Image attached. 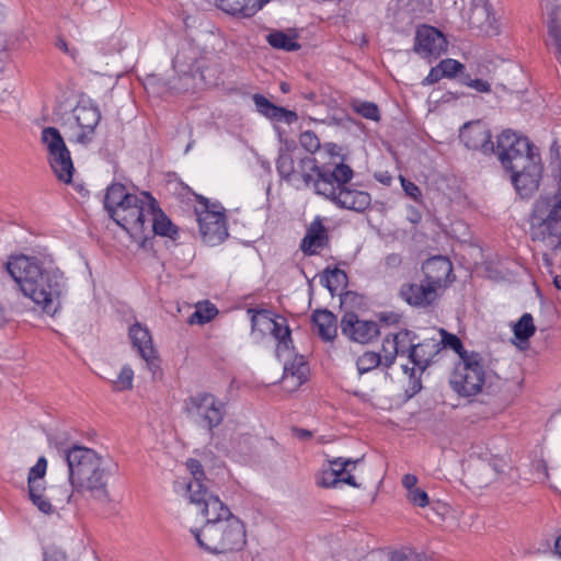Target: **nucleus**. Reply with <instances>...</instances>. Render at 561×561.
<instances>
[{
  "instance_id": "4",
  "label": "nucleus",
  "mask_w": 561,
  "mask_h": 561,
  "mask_svg": "<svg viewBox=\"0 0 561 561\" xmlns=\"http://www.w3.org/2000/svg\"><path fill=\"white\" fill-rule=\"evenodd\" d=\"M68 466V480L72 492L62 491L58 501L69 503L75 493L88 494L94 501L106 504L110 502L107 481L110 471L102 456L94 449L81 445H72L64 450Z\"/></svg>"
},
{
  "instance_id": "28",
  "label": "nucleus",
  "mask_w": 561,
  "mask_h": 561,
  "mask_svg": "<svg viewBox=\"0 0 561 561\" xmlns=\"http://www.w3.org/2000/svg\"><path fill=\"white\" fill-rule=\"evenodd\" d=\"M362 459H350V458H335L330 461V465H341L340 469L336 468H329L327 470H323L320 478L318 479V485L322 488H335L337 484L341 483V476L345 474L347 472V467H351L354 469L356 465Z\"/></svg>"
},
{
  "instance_id": "34",
  "label": "nucleus",
  "mask_w": 561,
  "mask_h": 561,
  "mask_svg": "<svg viewBox=\"0 0 561 561\" xmlns=\"http://www.w3.org/2000/svg\"><path fill=\"white\" fill-rule=\"evenodd\" d=\"M548 35L554 46L556 54L561 58V14L560 9L554 7L548 19Z\"/></svg>"
},
{
  "instance_id": "52",
  "label": "nucleus",
  "mask_w": 561,
  "mask_h": 561,
  "mask_svg": "<svg viewBox=\"0 0 561 561\" xmlns=\"http://www.w3.org/2000/svg\"><path fill=\"white\" fill-rule=\"evenodd\" d=\"M32 501V503L44 514H51L54 513V507L50 503V501L46 497H44V495H34L33 494V497L30 499Z\"/></svg>"
},
{
  "instance_id": "6",
  "label": "nucleus",
  "mask_w": 561,
  "mask_h": 561,
  "mask_svg": "<svg viewBox=\"0 0 561 561\" xmlns=\"http://www.w3.org/2000/svg\"><path fill=\"white\" fill-rule=\"evenodd\" d=\"M157 207L156 198L148 192L135 195V201L113 210L110 216L119 227L126 230L134 241L144 249L148 248L149 237L146 234V222L149 213Z\"/></svg>"
},
{
  "instance_id": "63",
  "label": "nucleus",
  "mask_w": 561,
  "mask_h": 561,
  "mask_svg": "<svg viewBox=\"0 0 561 561\" xmlns=\"http://www.w3.org/2000/svg\"><path fill=\"white\" fill-rule=\"evenodd\" d=\"M391 561H411V558L409 554H407L403 551H394L391 554Z\"/></svg>"
},
{
  "instance_id": "59",
  "label": "nucleus",
  "mask_w": 561,
  "mask_h": 561,
  "mask_svg": "<svg viewBox=\"0 0 561 561\" xmlns=\"http://www.w3.org/2000/svg\"><path fill=\"white\" fill-rule=\"evenodd\" d=\"M417 478L414 474L407 473L402 477V485L408 490V492L416 489Z\"/></svg>"
},
{
  "instance_id": "17",
  "label": "nucleus",
  "mask_w": 561,
  "mask_h": 561,
  "mask_svg": "<svg viewBox=\"0 0 561 561\" xmlns=\"http://www.w3.org/2000/svg\"><path fill=\"white\" fill-rule=\"evenodd\" d=\"M72 112L80 128V133L76 136V141L87 145L92 140L95 127L100 123L101 112L98 105L84 101L79 102Z\"/></svg>"
},
{
  "instance_id": "64",
  "label": "nucleus",
  "mask_w": 561,
  "mask_h": 561,
  "mask_svg": "<svg viewBox=\"0 0 561 561\" xmlns=\"http://www.w3.org/2000/svg\"><path fill=\"white\" fill-rule=\"evenodd\" d=\"M422 389V383L420 378H414L411 380V387H410V397L416 394Z\"/></svg>"
},
{
  "instance_id": "54",
  "label": "nucleus",
  "mask_w": 561,
  "mask_h": 561,
  "mask_svg": "<svg viewBox=\"0 0 561 561\" xmlns=\"http://www.w3.org/2000/svg\"><path fill=\"white\" fill-rule=\"evenodd\" d=\"M55 46L64 51L65 54L69 55L72 59H76L77 50L75 48H70L66 39L62 35H58L55 42Z\"/></svg>"
},
{
  "instance_id": "60",
  "label": "nucleus",
  "mask_w": 561,
  "mask_h": 561,
  "mask_svg": "<svg viewBox=\"0 0 561 561\" xmlns=\"http://www.w3.org/2000/svg\"><path fill=\"white\" fill-rule=\"evenodd\" d=\"M398 355H399L398 348H391V353L383 354V356H381L380 365H383L386 368L391 367L394 364V360Z\"/></svg>"
},
{
  "instance_id": "9",
  "label": "nucleus",
  "mask_w": 561,
  "mask_h": 561,
  "mask_svg": "<svg viewBox=\"0 0 561 561\" xmlns=\"http://www.w3.org/2000/svg\"><path fill=\"white\" fill-rule=\"evenodd\" d=\"M42 142L47 149L48 162L56 178L60 182L69 184L75 167L60 131L56 127H45L42 130Z\"/></svg>"
},
{
  "instance_id": "8",
  "label": "nucleus",
  "mask_w": 561,
  "mask_h": 561,
  "mask_svg": "<svg viewBox=\"0 0 561 561\" xmlns=\"http://www.w3.org/2000/svg\"><path fill=\"white\" fill-rule=\"evenodd\" d=\"M184 412L198 426L206 428L213 436L226 415L225 403L209 392H198L184 401Z\"/></svg>"
},
{
  "instance_id": "41",
  "label": "nucleus",
  "mask_w": 561,
  "mask_h": 561,
  "mask_svg": "<svg viewBox=\"0 0 561 561\" xmlns=\"http://www.w3.org/2000/svg\"><path fill=\"white\" fill-rule=\"evenodd\" d=\"M381 364V355L376 352H365L356 360L359 375L366 374Z\"/></svg>"
},
{
  "instance_id": "49",
  "label": "nucleus",
  "mask_w": 561,
  "mask_h": 561,
  "mask_svg": "<svg viewBox=\"0 0 561 561\" xmlns=\"http://www.w3.org/2000/svg\"><path fill=\"white\" fill-rule=\"evenodd\" d=\"M400 180L404 193L415 202L420 203L422 199V192L420 187L415 183L404 179L403 176H400Z\"/></svg>"
},
{
  "instance_id": "16",
  "label": "nucleus",
  "mask_w": 561,
  "mask_h": 561,
  "mask_svg": "<svg viewBox=\"0 0 561 561\" xmlns=\"http://www.w3.org/2000/svg\"><path fill=\"white\" fill-rule=\"evenodd\" d=\"M128 336L133 347L137 350L139 356L146 362L148 369L152 373V376L156 377L157 373H160V359L152 345V337L148 328L136 322L130 325Z\"/></svg>"
},
{
  "instance_id": "46",
  "label": "nucleus",
  "mask_w": 561,
  "mask_h": 561,
  "mask_svg": "<svg viewBox=\"0 0 561 561\" xmlns=\"http://www.w3.org/2000/svg\"><path fill=\"white\" fill-rule=\"evenodd\" d=\"M460 84L471 88L479 93H490L492 91L491 83L489 81L483 79H472L467 72L465 76H461Z\"/></svg>"
},
{
  "instance_id": "61",
  "label": "nucleus",
  "mask_w": 561,
  "mask_h": 561,
  "mask_svg": "<svg viewBox=\"0 0 561 561\" xmlns=\"http://www.w3.org/2000/svg\"><path fill=\"white\" fill-rule=\"evenodd\" d=\"M293 432H294L295 436L301 440H307L312 437V433L305 428L293 427Z\"/></svg>"
},
{
  "instance_id": "45",
  "label": "nucleus",
  "mask_w": 561,
  "mask_h": 561,
  "mask_svg": "<svg viewBox=\"0 0 561 561\" xmlns=\"http://www.w3.org/2000/svg\"><path fill=\"white\" fill-rule=\"evenodd\" d=\"M354 110L357 114L364 118L378 122L380 119V111L378 106L373 102H360L354 105Z\"/></svg>"
},
{
  "instance_id": "24",
  "label": "nucleus",
  "mask_w": 561,
  "mask_h": 561,
  "mask_svg": "<svg viewBox=\"0 0 561 561\" xmlns=\"http://www.w3.org/2000/svg\"><path fill=\"white\" fill-rule=\"evenodd\" d=\"M329 242L327 228L323 226L320 217H317L309 226L304 237L300 249L307 255L317 254V249L324 248Z\"/></svg>"
},
{
  "instance_id": "35",
  "label": "nucleus",
  "mask_w": 561,
  "mask_h": 561,
  "mask_svg": "<svg viewBox=\"0 0 561 561\" xmlns=\"http://www.w3.org/2000/svg\"><path fill=\"white\" fill-rule=\"evenodd\" d=\"M267 43L276 49L285 51H296L300 44L296 41V35H288L283 31H274L267 35Z\"/></svg>"
},
{
  "instance_id": "39",
  "label": "nucleus",
  "mask_w": 561,
  "mask_h": 561,
  "mask_svg": "<svg viewBox=\"0 0 561 561\" xmlns=\"http://www.w3.org/2000/svg\"><path fill=\"white\" fill-rule=\"evenodd\" d=\"M438 68L442 70L444 78L454 79L458 78L460 82L461 76L466 75V67L463 64L456 59L446 58L438 62Z\"/></svg>"
},
{
  "instance_id": "21",
  "label": "nucleus",
  "mask_w": 561,
  "mask_h": 561,
  "mask_svg": "<svg viewBox=\"0 0 561 561\" xmlns=\"http://www.w3.org/2000/svg\"><path fill=\"white\" fill-rule=\"evenodd\" d=\"M399 296L412 307L426 308L436 300L437 293L425 283H408L402 284Z\"/></svg>"
},
{
  "instance_id": "18",
  "label": "nucleus",
  "mask_w": 561,
  "mask_h": 561,
  "mask_svg": "<svg viewBox=\"0 0 561 561\" xmlns=\"http://www.w3.org/2000/svg\"><path fill=\"white\" fill-rule=\"evenodd\" d=\"M186 466L193 476V480L187 484L190 501L197 506H202L206 502H210V499H219L218 495L209 490V480L206 479L201 461L191 458L187 460Z\"/></svg>"
},
{
  "instance_id": "38",
  "label": "nucleus",
  "mask_w": 561,
  "mask_h": 561,
  "mask_svg": "<svg viewBox=\"0 0 561 561\" xmlns=\"http://www.w3.org/2000/svg\"><path fill=\"white\" fill-rule=\"evenodd\" d=\"M513 331L519 342H528L536 331L533 316L530 313H524L514 324Z\"/></svg>"
},
{
  "instance_id": "32",
  "label": "nucleus",
  "mask_w": 561,
  "mask_h": 561,
  "mask_svg": "<svg viewBox=\"0 0 561 561\" xmlns=\"http://www.w3.org/2000/svg\"><path fill=\"white\" fill-rule=\"evenodd\" d=\"M309 368L302 356H296L293 363L284 366V382L289 378L295 379L293 388L301 386L308 379Z\"/></svg>"
},
{
  "instance_id": "26",
  "label": "nucleus",
  "mask_w": 561,
  "mask_h": 561,
  "mask_svg": "<svg viewBox=\"0 0 561 561\" xmlns=\"http://www.w3.org/2000/svg\"><path fill=\"white\" fill-rule=\"evenodd\" d=\"M440 350L442 347L437 340L426 339L413 345L410 354V362L414 366L419 367L421 371H424Z\"/></svg>"
},
{
  "instance_id": "36",
  "label": "nucleus",
  "mask_w": 561,
  "mask_h": 561,
  "mask_svg": "<svg viewBox=\"0 0 561 561\" xmlns=\"http://www.w3.org/2000/svg\"><path fill=\"white\" fill-rule=\"evenodd\" d=\"M390 339L391 348H398L399 355L407 354L410 358L412 347L415 344L414 340L416 339V334L413 331L404 329L396 334L390 335Z\"/></svg>"
},
{
  "instance_id": "57",
  "label": "nucleus",
  "mask_w": 561,
  "mask_h": 561,
  "mask_svg": "<svg viewBox=\"0 0 561 561\" xmlns=\"http://www.w3.org/2000/svg\"><path fill=\"white\" fill-rule=\"evenodd\" d=\"M402 263V257L400 254H397V253H391L389 255L386 256L385 259V266L387 268H398Z\"/></svg>"
},
{
  "instance_id": "5",
  "label": "nucleus",
  "mask_w": 561,
  "mask_h": 561,
  "mask_svg": "<svg viewBox=\"0 0 561 561\" xmlns=\"http://www.w3.org/2000/svg\"><path fill=\"white\" fill-rule=\"evenodd\" d=\"M551 151L558 156L554 175L558 190L553 194H540L534 202L529 215V234L534 242L557 251L561 247V157L557 141L551 146Z\"/></svg>"
},
{
  "instance_id": "51",
  "label": "nucleus",
  "mask_w": 561,
  "mask_h": 561,
  "mask_svg": "<svg viewBox=\"0 0 561 561\" xmlns=\"http://www.w3.org/2000/svg\"><path fill=\"white\" fill-rule=\"evenodd\" d=\"M480 18L489 19V11L485 5L482 7H474L471 10V15L469 16V23L472 26H481L482 22L480 21Z\"/></svg>"
},
{
  "instance_id": "13",
  "label": "nucleus",
  "mask_w": 561,
  "mask_h": 561,
  "mask_svg": "<svg viewBox=\"0 0 561 561\" xmlns=\"http://www.w3.org/2000/svg\"><path fill=\"white\" fill-rule=\"evenodd\" d=\"M341 332L348 340L368 344L380 335L379 324L374 320H364L354 311L345 312L340 321Z\"/></svg>"
},
{
  "instance_id": "23",
  "label": "nucleus",
  "mask_w": 561,
  "mask_h": 561,
  "mask_svg": "<svg viewBox=\"0 0 561 561\" xmlns=\"http://www.w3.org/2000/svg\"><path fill=\"white\" fill-rule=\"evenodd\" d=\"M253 102L256 111L273 122H284L291 125L298 121V114L295 111L278 106L262 94H254Z\"/></svg>"
},
{
  "instance_id": "7",
  "label": "nucleus",
  "mask_w": 561,
  "mask_h": 561,
  "mask_svg": "<svg viewBox=\"0 0 561 561\" xmlns=\"http://www.w3.org/2000/svg\"><path fill=\"white\" fill-rule=\"evenodd\" d=\"M485 370L482 356L477 352L465 355L450 376L449 383L455 392L462 397H472L482 389Z\"/></svg>"
},
{
  "instance_id": "53",
  "label": "nucleus",
  "mask_w": 561,
  "mask_h": 561,
  "mask_svg": "<svg viewBox=\"0 0 561 561\" xmlns=\"http://www.w3.org/2000/svg\"><path fill=\"white\" fill-rule=\"evenodd\" d=\"M444 76L442 75L440 68H438V65L433 67L430 70V73L426 78L423 79L422 84L423 85H432L437 83L440 79H443Z\"/></svg>"
},
{
  "instance_id": "47",
  "label": "nucleus",
  "mask_w": 561,
  "mask_h": 561,
  "mask_svg": "<svg viewBox=\"0 0 561 561\" xmlns=\"http://www.w3.org/2000/svg\"><path fill=\"white\" fill-rule=\"evenodd\" d=\"M322 153L325 156V162H335L343 161L345 163V156L342 153V148L334 142H325L322 146Z\"/></svg>"
},
{
  "instance_id": "19",
  "label": "nucleus",
  "mask_w": 561,
  "mask_h": 561,
  "mask_svg": "<svg viewBox=\"0 0 561 561\" xmlns=\"http://www.w3.org/2000/svg\"><path fill=\"white\" fill-rule=\"evenodd\" d=\"M424 283L437 290L450 282L453 264L446 256L437 255L428 259L422 265Z\"/></svg>"
},
{
  "instance_id": "12",
  "label": "nucleus",
  "mask_w": 561,
  "mask_h": 561,
  "mask_svg": "<svg viewBox=\"0 0 561 561\" xmlns=\"http://www.w3.org/2000/svg\"><path fill=\"white\" fill-rule=\"evenodd\" d=\"M213 206L214 209L202 211L196 209L202 239L211 247L221 243L228 237L225 209L220 205Z\"/></svg>"
},
{
  "instance_id": "31",
  "label": "nucleus",
  "mask_w": 561,
  "mask_h": 561,
  "mask_svg": "<svg viewBox=\"0 0 561 561\" xmlns=\"http://www.w3.org/2000/svg\"><path fill=\"white\" fill-rule=\"evenodd\" d=\"M270 334L277 341L276 354L278 357H280L283 352H289L294 348L291 331L286 318L276 316Z\"/></svg>"
},
{
  "instance_id": "20",
  "label": "nucleus",
  "mask_w": 561,
  "mask_h": 561,
  "mask_svg": "<svg viewBox=\"0 0 561 561\" xmlns=\"http://www.w3.org/2000/svg\"><path fill=\"white\" fill-rule=\"evenodd\" d=\"M146 228V234L149 237L148 248L152 247L154 236L168 237L171 240L179 238V228L161 210L158 203L154 210L148 215Z\"/></svg>"
},
{
  "instance_id": "43",
  "label": "nucleus",
  "mask_w": 561,
  "mask_h": 561,
  "mask_svg": "<svg viewBox=\"0 0 561 561\" xmlns=\"http://www.w3.org/2000/svg\"><path fill=\"white\" fill-rule=\"evenodd\" d=\"M280 142L283 144L279 148L278 157L276 160V165H279L283 158H294L304 156L305 153L301 152V150L298 148L296 141L294 139H283L280 137Z\"/></svg>"
},
{
  "instance_id": "27",
  "label": "nucleus",
  "mask_w": 561,
  "mask_h": 561,
  "mask_svg": "<svg viewBox=\"0 0 561 561\" xmlns=\"http://www.w3.org/2000/svg\"><path fill=\"white\" fill-rule=\"evenodd\" d=\"M270 0H215L218 8L231 15L253 16Z\"/></svg>"
},
{
  "instance_id": "56",
  "label": "nucleus",
  "mask_w": 561,
  "mask_h": 561,
  "mask_svg": "<svg viewBox=\"0 0 561 561\" xmlns=\"http://www.w3.org/2000/svg\"><path fill=\"white\" fill-rule=\"evenodd\" d=\"M378 318L380 322L392 325L400 322L401 316L396 312H380Z\"/></svg>"
},
{
  "instance_id": "37",
  "label": "nucleus",
  "mask_w": 561,
  "mask_h": 561,
  "mask_svg": "<svg viewBox=\"0 0 561 561\" xmlns=\"http://www.w3.org/2000/svg\"><path fill=\"white\" fill-rule=\"evenodd\" d=\"M218 314L217 307L208 300L196 305L195 311L188 317V324H205Z\"/></svg>"
},
{
  "instance_id": "42",
  "label": "nucleus",
  "mask_w": 561,
  "mask_h": 561,
  "mask_svg": "<svg viewBox=\"0 0 561 561\" xmlns=\"http://www.w3.org/2000/svg\"><path fill=\"white\" fill-rule=\"evenodd\" d=\"M134 370L129 365L122 367L118 377L112 382L113 390L125 391L133 389Z\"/></svg>"
},
{
  "instance_id": "1",
  "label": "nucleus",
  "mask_w": 561,
  "mask_h": 561,
  "mask_svg": "<svg viewBox=\"0 0 561 561\" xmlns=\"http://www.w3.org/2000/svg\"><path fill=\"white\" fill-rule=\"evenodd\" d=\"M198 506L205 523L201 528H192L199 548L210 554H228L242 551L247 545L244 523L232 514L220 499H210Z\"/></svg>"
},
{
  "instance_id": "58",
  "label": "nucleus",
  "mask_w": 561,
  "mask_h": 561,
  "mask_svg": "<svg viewBox=\"0 0 561 561\" xmlns=\"http://www.w3.org/2000/svg\"><path fill=\"white\" fill-rule=\"evenodd\" d=\"M28 484V496L30 499L34 495H43V492L45 491L44 485L39 482V480L35 481H27Z\"/></svg>"
},
{
  "instance_id": "33",
  "label": "nucleus",
  "mask_w": 561,
  "mask_h": 561,
  "mask_svg": "<svg viewBox=\"0 0 561 561\" xmlns=\"http://www.w3.org/2000/svg\"><path fill=\"white\" fill-rule=\"evenodd\" d=\"M348 277L346 272L337 267H327L320 278V283L328 288L331 295H334L340 286H345Z\"/></svg>"
},
{
  "instance_id": "40",
  "label": "nucleus",
  "mask_w": 561,
  "mask_h": 561,
  "mask_svg": "<svg viewBox=\"0 0 561 561\" xmlns=\"http://www.w3.org/2000/svg\"><path fill=\"white\" fill-rule=\"evenodd\" d=\"M442 340L438 341L440 347H449L459 355V360H462L465 355H470L471 352L465 350L461 340L453 333L440 329Z\"/></svg>"
},
{
  "instance_id": "14",
  "label": "nucleus",
  "mask_w": 561,
  "mask_h": 561,
  "mask_svg": "<svg viewBox=\"0 0 561 561\" xmlns=\"http://www.w3.org/2000/svg\"><path fill=\"white\" fill-rule=\"evenodd\" d=\"M448 42L445 35L436 27L422 25L416 30L414 51L423 58L436 59L447 50Z\"/></svg>"
},
{
  "instance_id": "29",
  "label": "nucleus",
  "mask_w": 561,
  "mask_h": 561,
  "mask_svg": "<svg viewBox=\"0 0 561 561\" xmlns=\"http://www.w3.org/2000/svg\"><path fill=\"white\" fill-rule=\"evenodd\" d=\"M248 313L251 316V333L256 341L270 334L276 314L267 309L254 308H249Z\"/></svg>"
},
{
  "instance_id": "3",
  "label": "nucleus",
  "mask_w": 561,
  "mask_h": 561,
  "mask_svg": "<svg viewBox=\"0 0 561 561\" xmlns=\"http://www.w3.org/2000/svg\"><path fill=\"white\" fill-rule=\"evenodd\" d=\"M5 270L19 285L24 296L41 306L47 314L54 316L60 308L62 276L58 271L43 268L34 256L12 255Z\"/></svg>"
},
{
  "instance_id": "11",
  "label": "nucleus",
  "mask_w": 561,
  "mask_h": 561,
  "mask_svg": "<svg viewBox=\"0 0 561 561\" xmlns=\"http://www.w3.org/2000/svg\"><path fill=\"white\" fill-rule=\"evenodd\" d=\"M318 170V161L310 154H304L297 158H283L279 165H276V171L282 180L286 183L300 187L314 185L316 173Z\"/></svg>"
},
{
  "instance_id": "48",
  "label": "nucleus",
  "mask_w": 561,
  "mask_h": 561,
  "mask_svg": "<svg viewBox=\"0 0 561 561\" xmlns=\"http://www.w3.org/2000/svg\"><path fill=\"white\" fill-rule=\"evenodd\" d=\"M47 470V460L45 457H39L36 463L30 469L27 481L42 480Z\"/></svg>"
},
{
  "instance_id": "30",
  "label": "nucleus",
  "mask_w": 561,
  "mask_h": 561,
  "mask_svg": "<svg viewBox=\"0 0 561 561\" xmlns=\"http://www.w3.org/2000/svg\"><path fill=\"white\" fill-rule=\"evenodd\" d=\"M135 195L128 193L126 186L122 183H113L111 184L104 196V208L107 211L108 216L113 214V210L116 208L123 207L125 204H129L130 201H135Z\"/></svg>"
},
{
  "instance_id": "25",
  "label": "nucleus",
  "mask_w": 561,
  "mask_h": 561,
  "mask_svg": "<svg viewBox=\"0 0 561 561\" xmlns=\"http://www.w3.org/2000/svg\"><path fill=\"white\" fill-rule=\"evenodd\" d=\"M313 331L325 342H331L337 334L336 316L328 309H318L311 317Z\"/></svg>"
},
{
  "instance_id": "44",
  "label": "nucleus",
  "mask_w": 561,
  "mask_h": 561,
  "mask_svg": "<svg viewBox=\"0 0 561 561\" xmlns=\"http://www.w3.org/2000/svg\"><path fill=\"white\" fill-rule=\"evenodd\" d=\"M299 144L308 152L307 154L310 156L322 148L318 136L312 130L301 133L299 136Z\"/></svg>"
},
{
  "instance_id": "50",
  "label": "nucleus",
  "mask_w": 561,
  "mask_h": 561,
  "mask_svg": "<svg viewBox=\"0 0 561 561\" xmlns=\"http://www.w3.org/2000/svg\"><path fill=\"white\" fill-rule=\"evenodd\" d=\"M408 499L412 504L420 507H425L430 502L427 493L419 488L408 492Z\"/></svg>"
},
{
  "instance_id": "22",
  "label": "nucleus",
  "mask_w": 561,
  "mask_h": 561,
  "mask_svg": "<svg viewBox=\"0 0 561 561\" xmlns=\"http://www.w3.org/2000/svg\"><path fill=\"white\" fill-rule=\"evenodd\" d=\"M329 201L340 208L363 213L370 206L371 197L367 192L351 190L345 185L334 194V197H330Z\"/></svg>"
},
{
  "instance_id": "10",
  "label": "nucleus",
  "mask_w": 561,
  "mask_h": 561,
  "mask_svg": "<svg viewBox=\"0 0 561 561\" xmlns=\"http://www.w3.org/2000/svg\"><path fill=\"white\" fill-rule=\"evenodd\" d=\"M354 176L353 169L343 161L318 163L314 192L327 199L347 185Z\"/></svg>"
},
{
  "instance_id": "15",
  "label": "nucleus",
  "mask_w": 561,
  "mask_h": 561,
  "mask_svg": "<svg viewBox=\"0 0 561 561\" xmlns=\"http://www.w3.org/2000/svg\"><path fill=\"white\" fill-rule=\"evenodd\" d=\"M460 141L470 150H480L484 154L495 153L496 145L492 141L490 129L481 121L466 123L459 133Z\"/></svg>"
},
{
  "instance_id": "55",
  "label": "nucleus",
  "mask_w": 561,
  "mask_h": 561,
  "mask_svg": "<svg viewBox=\"0 0 561 561\" xmlns=\"http://www.w3.org/2000/svg\"><path fill=\"white\" fill-rule=\"evenodd\" d=\"M44 561H67V556L64 551L49 549L44 552Z\"/></svg>"
},
{
  "instance_id": "2",
  "label": "nucleus",
  "mask_w": 561,
  "mask_h": 561,
  "mask_svg": "<svg viewBox=\"0 0 561 561\" xmlns=\"http://www.w3.org/2000/svg\"><path fill=\"white\" fill-rule=\"evenodd\" d=\"M497 158L511 173V182L522 198H529L539 188L543 167L539 149L527 137L511 129L503 130L496 140Z\"/></svg>"
},
{
  "instance_id": "62",
  "label": "nucleus",
  "mask_w": 561,
  "mask_h": 561,
  "mask_svg": "<svg viewBox=\"0 0 561 561\" xmlns=\"http://www.w3.org/2000/svg\"><path fill=\"white\" fill-rule=\"evenodd\" d=\"M341 483H346L351 486L358 488L359 484L356 483L354 476L350 474V467H347V472L341 476Z\"/></svg>"
}]
</instances>
